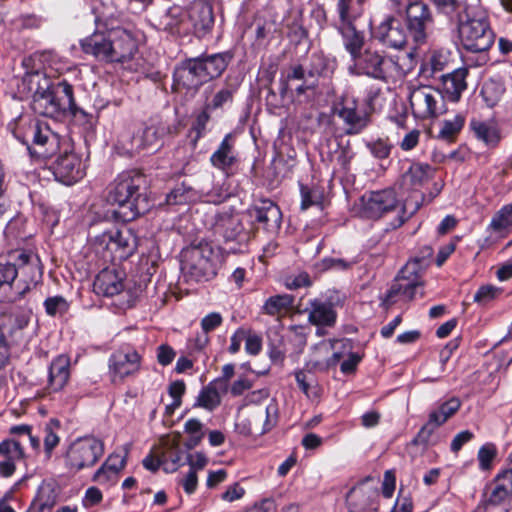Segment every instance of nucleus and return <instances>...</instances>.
<instances>
[{
  "mask_svg": "<svg viewBox=\"0 0 512 512\" xmlns=\"http://www.w3.org/2000/svg\"><path fill=\"white\" fill-rule=\"evenodd\" d=\"M223 318L220 313L212 312L201 320V328L204 333H209L222 324Z\"/></svg>",
  "mask_w": 512,
  "mask_h": 512,
  "instance_id": "60",
  "label": "nucleus"
},
{
  "mask_svg": "<svg viewBox=\"0 0 512 512\" xmlns=\"http://www.w3.org/2000/svg\"><path fill=\"white\" fill-rule=\"evenodd\" d=\"M354 153L347 143L346 145L336 142L334 147L330 148L328 161L333 165L334 171H347Z\"/></svg>",
  "mask_w": 512,
  "mask_h": 512,
  "instance_id": "35",
  "label": "nucleus"
},
{
  "mask_svg": "<svg viewBox=\"0 0 512 512\" xmlns=\"http://www.w3.org/2000/svg\"><path fill=\"white\" fill-rule=\"evenodd\" d=\"M301 209L306 210L311 206L320 205L323 200V194L316 187L300 186Z\"/></svg>",
  "mask_w": 512,
  "mask_h": 512,
  "instance_id": "48",
  "label": "nucleus"
},
{
  "mask_svg": "<svg viewBox=\"0 0 512 512\" xmlns=\"http://www.w3.org/2000/svg\"><path fill=\"white\" fill-rule=\"evenodd\" d=\"M401 170L399 185L405 191H412V195L406 198L402 204L398 226L402 225L418 211L423 200V195L419 188L433 177L434 172L429 164L410 160L402 162Z\"/></svg>",
  "mask_w": 512,
  "mask_h": 512,
  "instance_id": "3",
  "label": "nucleus"
},
{
  "mask_svg": "<svg viewBox=\"0 0 512 512\" xmlns=\"http://www.w3.org/2000/svg\"><path fill=\"white\" fill-rule=\"evenodd\" d=\"M189 18L196 33L204 36L214 25L212 3L209 0H194L190 7Z\"/></svg>",
  "mask_w": 512,
  "mask_h": 512,
  "instance_id": "20",
  "label": "nucleus"
},
{
  "mask_svg": "<svg viewBox=\"0 0 512 512\" xmlns=\"http://www.w3.org/2000/svg\"><path fill=\"white\" fill-rule=\"evenodd\" d=\"M214 234L221 237L225 243H236L241 245L248 240V233L245 231L241 218L238 214L228 212L220 213L214 223Z\"/></svg>",
  "mask_w": 512,
  "mask_h": 512,
  "instance_id": "17",
  "label": "nucleus"
},
{
  "mask_svg": "<svg viewBox=\"0 0 512 512\" xmlns=\"http://www.w3.org/2000/svg\"><path fill=\"white\" fill-rule=\"evenodd\" d=\"M294 304V297L290 294L275 295L269 297L263 307V313L276 316L287 313Z\"/></svg>",
  "mask_w": 512,
  "mask_h": 512,
  "instance_id": "38",
  "label": "nucleus"
},
{
  "mask_svg": "<svg viewBox=\"0 0 512 512\" xmlns=\"http://www.w3.org/2000/svg\"><path fill=\"white\" fill-rule=\"evenodd\" d=\"M512 496V490L495 478L489 501L499 504Z\"/></svg>",
  "mask_w": 512,
  "mask_h": 512,
  "instance_id": "56",
  "label": "nucleus"
},
{
  "mask_svg": "<svg viewBox=\"0 0 512 512\" xmlns=\"http://www.w3.org/2000/svg\"><path fill=\"white\" fill-rule=\"evenodd\" d=\"M366 0H337V24L356 23L363 15Z\"/></svg>",
  "mask_w": 512,
  "mask_h": 512,
  "instance_id": "33",
  "label": "nucleus"
},
{
  "mask_svg": "<svg viewBox=\"0 0 512 512\" xmlns=\"http://www.w3.org/2000/svg\"><path fill=\"white\" fill-rule=\"evenodd\" d=\"M433 24V14L427 4L415 1L405 7L406 29L415 43H426Z\"/></svg>",
  "mask_w": 512,
  "mask_h": 512,
  "instance_id": "11",
  "label": "nucleus"
},
{
  "mask_svg": "<svg viewBox=\"0 0 512 512\" xmlns=\"http://www.w3.org/2000/svg\"><path fill=\"white\" fill-rule=\"evenodd\" d=\"M181 270L196 282L207 281L216 275L215 255L208 244L186 248L181 254Z\"/></svg>",
  "mask_w": 512,
  "mask_h": 512,
  "instance_id": "5",
  "label": "nucleus"
},
{
  "mask_svg": "<svg viewBox=\"0 0 512 512\" xmlns=\"http://www.w3.org/2000/svg\"><path fill=\"white\" fill-rule=\"evenodd\" d=\"M181 23L182 18L180 11L178 9H170L163 16H161L159 26L161 29L171 34H176L180 33Z\"/></svg>",
  "mask_w": 512,
  "mask_h": 512,
  "instance_id": "46",
  "label": "nucleus"
},
{
  "mask_svg": "<svg viewBox=\"0 0 512 512\" xmlns=\"http://www.w3.org/2000/svg\"><path fill=\"white\" fill-rule=\"evenodd\" d=\"M59 88L61 92L34 94V113L46 117H57L69 111L75 115L76 103L72 85L63 81Z\"/></svg>",
  "mask_w": 512,
  "mask_h": 512,
  "instance_id": "10",
  "label": "nucleus"
},
{
  "mask_svg": "<svg viewBox=\"0 0 512 512\" xmlns=\"http://www.w3.org/2000/svg\"><path fill=\"white\" fill-rule=\"evenodd\" d=\"M467 68H458L451 73L442 75V95L451 102H458L467 89Z\"/></svg>",
  "mask_w": 512,
  "mask_h": 512,
  "instance_id": "23",
  "label": "nucleus"
},
{
  "mask_svg": "<svg viewBox=\"0 0 512 512\" xmlns=\"http://www.w3.org/2000/svg\"><path fill=\"white\" fill-rule=\"evenodd\" d=\"M245 350L250 355H257L262 348V339L257 334H251L246 331Z\"/></svg>",
  "mask_w": 512,
  "mask_h": 512,
  "instance_id": "62",
  "label": "nucleus"
},
{
  "mask_svg": "<svg viewBox=\"0 0 512 512\" xmlns=\"http://www.w3.org/2000/svg\"><path fill=\"white\" fill-rule=\"evenodd\" d=\"M159 454L161 456L162 466L165 472H174L178 469L179 463L182 460V451L179 448L178 441H166Z\"/></svg>",
  "mask_w": 512,
  "mask_h": 512,
  "instance_id": "37",
  "label": "nucleus"
},
{
  "mask_svg": "<svg viewBox=\"0 0 512 512\" xmlns=\"http://www.w3.org/2000/svg\"><path fill=\"white\" fill-rule=\"evenodd\" d=\"M104 454V443L95 437L75 440L68 448L65 463L69 470L78 472L94 466Z\"/></svg>",
  "mask_w": 512,
  "mask_h": 512,
  "instance_id": "9",
  "label": "nucleus"
},
{
  "mask_svg": "<svg viewBox=\"0 0 512 512\" xmlns=\"http://www.w3.org/2000/svg\"><path fill=\"white\" fill-rule=\"evenodd\" d=\"M211 164L220 170L226 171L237 162L235 150V136L232 133L225 135L218 148L210 157Z\"/></svg>",
  "mask_w": 512,
  "mask_h": 512,
  "instance_id": "24",
  "label": "nucleus"
},
{
  "mask_svg": "<svg viewBox=\"0 0 512 512\" xmlns=\"http://www.w3.org/2000/svg\"><path fill=\"white\" fill-rule=\"evenodd\" d=\"M497 455V448L493 443H486L478 450L477 459L481 470H489Z\"/></svg>",
  "mask_w": 512,
  "mask_h": 512,
  "instance_id": "50",
  "label": "nucleus"
},
{
  "mask_svg": "<svg viewBox=\"0 0 512 512\" xmlns=\"http://www.w3.org/2000/svg\"><path fill=\"white\" fill-rule=\"evenodd\" d=\"M356 74L370 78L387 81L399 72V65L392 57L366 49L353 58Z\"/></svg>",
  "mask_w": 512,
  "mask_h": 512,
  "instance_id": "7",
  "label": "nucleus"
},
{
  "mask_svg": "<svg viewBox=\"0 0 512 512\" xmlns=\"http://www.w3.org/2000/svg\"><path fill=\"white\" fill-rule=\"evenodd\" d=\"M161 146V139L159 128L156 126H149L139 129L132 135L129 140L127 149L130 152H142L148 153L156 151Z\"/></svg>",
  "mask_w": 512,
  "mask_h": 512,
  "instance_id": "22",
  "label": "nucleus"
},
{
  "mask_svg": "<svg viewBox=\"0 0 512 512\" xmlns=\"http://www.w3.org/2000/svg\"><path fill=\"white\" fill-rule=\"evenodd\" d=\"M512 225V203L502 207L492 218L490 227L500 232Z\"/></svg>",
  "mask_w": 512,
  "mask_h": 512,
  "instance_id": "47",
  "label": "nucleus"
},
{
  "mask_svg": "<svg viewBox=\"0 0 512 512\" xmlns=\"http://www.w3.org/2000/svg\"><path fill=\"white\" fill-rule=\"evenodd\" d=\"M137 50V38L132 30L117 27L109 31V62L129 61Z\"/></svg>",
  "mask_w": 512,
  "mask_h": 512,
  "instance_id": "12",
  "label": "nucleus"
},
{
  "mask_svg": "<svg viewBox=\"0 0 512 512\" xmlns=\"http://www.w3.org/2000/svg\"><path fill=\"white\" fill-rule=\"evenodd\" d=\"M210 112L212 111L204 106L203 111L197 116L193 125V129L196 131V140L200 139L205 134L207 123L210 120Z\"/></svg>",
  "mask_w": 512,
  "mask_h": 512,
  "instance_id": "59",
  "label": "nucleus"
},
{
  "mask_svg": "<svg viewBox=\"0 0 512 512\" xmlns=\"http://www.w3.org/2000/svg\"><path fill=\"white\" fill-rule=\"evenodd\" d=\"M81 47L86 54L109 62V33L95 32L81 41Z\"/></svg>",
  "mask_w": 512,
  "mask_h": 512,
  "instance_id": "27",
  "label": "nucleus"
},
{
  "mask_svg": "<svg viewBox=\"0 0 512 512\" xmlns=\"http://www.w3.org/2000/svg\"><path fill=\"white\" fill-rule=\"evenodd\" d=\"M334 69V62H331L324 55L320 53H313L310 57V63L307 67V75L309 78H316L319 76H327L332 73Z\"/></svg>",
  "mask_w": 512,
  "mask_h": 512,
  "instance_id": "40",
  "label": "nucleus"
},
{
  "mask_svg": "<svg viewBox=\"0 0 512 512\" xmlns=\"http://www.w3.org/2000/svg\"><path fill=\"white\" fill-rule=\"evenodd\" d=\"M278 406L275 401H271L265 408L264 431L271 430L277 423Z\"/></svg>",
  "mask_w": 512,
  "mask_h": 512,
  "instance_id": "63",
  "label": "nucleus"
},
{
  "mask_svg": "<svg viewBox=\"0 0 512 512\" xmlns=\"http://www.w3.org/2000/svg\"><path fill=\"white\" fill-rule=\"evenodd\" d=\"M44 306L47 314L54 316L56 314H64L68 311L69 304L61 296H55L46 299Z\"/></svg>",
  "mask_w": 512,
  "mask_h": 512,
  "instance_id": "55",
  "label": "nucleus"
},
{
  "mask_svg": "<svg viewBox=\"0 0 512 512\" xmlns=\"http://www.w3.org/2000/svg\"><path fill=\"white\" fill-rule=\"evenodd\" d=\"M140 366L141 356L132 348L117 350L109 358V370L114 383L136 374Z\"/></svg>",
  "mask_w": 512,
  "mask_h": 512,
  "instance_id": "15",
  "label": "nucleus"
},
{
  "mask_svg": "<svg viewBox=\"0 0 512 512\" xmlns=\"http://www.w3.org/2000/svg\"><path fill=\"white\" fill-rule=\"evenodd\" d=\"M398 199L393 189L370 191L361 197L362 213L372 219H378L398 207Z\"/></svg>",
  "mask_w": 512,
  "mask_h": 512,
  "instance_id": "13",
  "label": "nucleus"
},
{
  "mask_svg": "<svg viewBox=\"0 0 512 512\" xmlns=\"http://www.w3.org/2000/svg\"><path fill=\"white\" fill-rule=\"evenodd\" d=\"M369 149L376 158L385 159L390 155L392 146L383 140H377L369 145Z\"/></svg>",
  "mask_w": 512,
  "mask_h": 512,
  "instance_id": "64",
  "label": "nucleus"
},
{
  "mask_svg": "<svg viewBox=\"0 0 512 512\" xmlns=\"http://www.w3.org/2000/svg\"><path fill=\"white\" fill-rule=\"evenodd\" d=\"M0 455L8 460H20L24 453L19 442L15 440H5L0 443Z\"/></svg>",
  "mask_w": 512,
  "mask_h": 512,
  "instance_id": "52",
  "label": "nucleus"
},
{
  "mask_svg": "<svg viewBox=\"0 0 512 512\" xmlns=\"http://www.w3.org/2000/svg\"><path fill=\"white\" fill-rule=\"evenodd\" d=\"M57 499V491L55 487V483L53 482H43L37 491V497L34 502L38 503V511L37 512H45V510H50L56 503ZM36 503H34L35 505Z\"/></svg>",
  "mask_w": 512,
  "mask_h": 512,
  "instance_id": "39",
  "label": "nucleus"
},
{
  "mask_svg": "<svg viewBox=\"0 0 512 512\" xmlns=\"http://www.w3.org/2000/svg\"><path fill=\"white\" fill-rule=\"evenodd\" d=\"M465 118L461 114H457L453 119L444 120L439 130L438 137L446 141H453L462 130Z\"/></svg>",
  "mask_w": 512,
  "mask_h": 512,
  "instance_id": "45",
  "label": "nucleus"
},
{
  "mask_svg": "<svg viewBox=\"0 0 512 512\" xmlns=\"http://www.w3.org/2000/svg\"><path fill=\"white\" fill-rule=\"evenodd\" d=\"M220 404V395L213 387L203 388L197 398L196 405L207 410H213Z\"/></svg>",
  "mask_w": 512,
  "mask_h": 512,
  "instance_id": "49",
  "label": "nucleus"
},
{
  "mask_svg": "<svg viewBox=\"0 0 512 512\" xmlns=\"http://www.w3.org/2000/svg\"><path fill=\"white\" fill-rule=\"evenodd\" d=\"M176 356L175 350L168 344H161L156 349L157 361L162 366L171 364Z\"/></svg>",
  "mask_w": 512,
  "mask_h": 512,
  "instance_id": "57",
  "label": "nucleus"
},
{
  "mask_svg": "<svg viewBox=\"0 0 512 512\" xmlns=\"http://www.w3.org/2000/svg\"><path fill=\"white\" fill-rule=\"evenodd\" d=\"M338 116L348 125L347 134H358L369 123L368 115L364 112H359L355 102L343 105L338 111Z\"/></svg>",
  "mask_w": 512,
  "mask_h": 512,
  "instance_id": "29",
  "label": "nucleus"
},
{
  "mask_svg": "<svg viewBox=\"0 0 512 512\" xmlns=\"http://www.w3.org/2000/svg\"><path fill=\"white\" fill-rule=\"evenodd\" d=\"M200 70L203 73L206 81L218 78L226 70L227 66L233 59V53L225 51L210 55H201L195 57Z\"/></svg>",
  "mask_w": 512,
  "mask_h": 512,
  "instance_id": "21",
  "label": "nucleus"
},
{
  "mask_svg": "<svg viewBox=\"0 0 512 512\" xmlns=\"http://www.w3.org/2000/svg\"><path fill=\"white\" fill-rule=\"evenodd\" d=\"M206 82L195 58L182 61L173 73V88L176 91L185 90L187 93L195 95Z\"/></svg>",
  "mask_w": 512,
  "mask_h": 512,
  "instance_id": "14",
  "label": "nucleus"
},
{
  "mask_svg": "<svg viewBox=\"0 0 512 512\" xmlns=\"http://www.w3.org/2000/svg\"><path fill=\"white\" fill-rule=\"evenodd\" d=\"M60 428V422L56 418H51L45 423L43 432V444L46 459H50L53 449L59 444L60 438L58 436V430Z\"/></svg>",
  "mask_w": 512,
  "mask_h": 512,
  "instance_id": "41",
  "label": "nucleus"
},
{
  "mask_svg": "<svg viewBox=\"0 0 512 512\" xmlns=\"http://www.w3.org/2000/svg\"><path fill=\"white\" fill-rule=\"evenodd\" d=\"M70 361L65 355L58 356L49 367V383L54 391L62 389L70 376Z\"/></svg>",
  "mask_w": 512,
  "mask_h": 512,
  "instance_id": "34",
  "label": "nucleus"
},
{
  "mask_svg": "<svg viewBox=\"0 0 512 512\" xmlns=\"http://www.w3.org/2000/svg\"><path fill=\"white\" fill-rule=\"evenodd\" d=\"M408 99L413 116L420 120L436 118L447 111L441 91L431 86L410 89Z\"/></svg>",
  "mask_w": 512,
  "mask_h": 512,
  "instance_id": "8",
  "label": "nucleus"
},
{
  "mask_svg": "<svg viewBox=\"0 0 512 512\" xmlns=\"http://www.w3.org/2000/svg\"><path fill=\"white\" fill-rule=\"evenodd\" d=\"M125 464V456H122L118 453H112L101 465L99 474L103 473L105 469H108L112 474L118 475V473L125 467Z\"/></svg>",
  "mask_w": 512,
  "mask_h": 512,
  "instance_id": "54",
  "label": "nucleus"
},
{
  "mask_svg": "<svg viewBox=\"0 0 512 512\" xmlns=\"http://www.w3.org/2000/svg\"><path fill=\"white\" fill-rule=\"evenodd\" d=\"M17 275L18 271L15 263L0 260V289L11 287Z\"/></svg>",
  "mask_w": 512,
  "mask_h": 512,
  "instance_id": "53",
  "label": "nucleus"
},
{
  "mask_svg": "<svg viewBox=\"0 0 512 512\" xmlns=\"http://www.w3.org/2000/svg\"><path fill=\"white\" fill-rule=\"evenodd\" d=\"M334 298L327 300L314 298L309 300L308 321L318 327H332L336 323L337 313L334 309Z\"/></svg>",
  "mask_w": 512,
  "mask_h": 512,
  "instance_id": "18",
  "label": "nucleus"
},
{
  "mask_svg": "<svg viewBox=\"0 0 512 512\" xmlns=\"http://www.w3.org/2000/svg\"><path fill=\"white\" fill-rule=\"evenodd\" d=\"M34 82L37 84V88L34 90V94H45L52 92H61V88L59 85L63 81H59L57 83L51 77V74L48 72L46 68L42 71L34 70Z\"/></svg>",
  "mask_w": 512,
  "mask_h": 512,
  "instance_id": "43",
  "label": "nucleus"
},
{
  "mask_svg": "<svg viewBox=\"0 0 512 512\" xmlns=\"http://www.w3.org/2000/svg\"><path fill=\"white\" fill-rule=\"evenodd\" d=\"M460 406L461 402L458 398H451L442 403L437 410L429 414L427 423L420 429L413 442L423 445L428 444L435 429L443 425L453 416L459 410Z\"/></svg>",
  "mask_w": 512,
  "mask_h": 512,
  "instance_id": "16",
  "label": "nucleus"
},
{
  "mask_svg": "<svg viewBox=\"0 0 512 512\" xmlns=\"http://www.w3.org/2000/svg\"><path fill=\"white\" fill-rule=\"evenodd\" d=\"M470 128L475 137L488 147H496L501 139L500 130L494 122L472 119Z\"/></svg>",
  "mask_w": 512,
  "mask_h": 512,
  "instance_id": "31",
  "label": "nucleus"
},
{
  "mask_svg": "<svg viewBox=\"0 0 512 512\" xmlns=\"http://www.w3.org/2000/svg\"><path fill=\"white\" fill-rule=\"evenodd\" d=\"M96 242L112 253H120L119 257L129 254V237L118 229L104 231L96 236Z\"/></svg>",
  "mask_w": 512,
  "mask_h": 512,
  "instance_id": "28",
  "label": "nucleus"
},
{
  "mask_svg": "<svg viewBox=\"0 0 512 512\" xmlns=\"http://www.w3.org/2000/svg\"><path fill=\"white\" fill-rule=\"evenodd\" d=\"M335 27L341 35L343 45L352 59L362 52L365 44V34L357 29L356 23L336 24Z\"/></svg>",
  "mask_w": 512,
  "mask_h": 512,
  "instance_id": "26",
  "label": "nucleus"
},
{
  "mask_svg": "<svg viewBox=\"0 0 512 512\" xmlns=\"http://www.w3.org/2000/svg\"><path fill=\"white\" fill-rule=\"evenodd\" d=\"M123 288L122 279L111 270L101 271L94 281V290L103 296L112 297L119 294Z\"/></svg>",
  "mask_w": 512,
  "mask_h": 512,
  "instance_id": "30",
  "label": "nucleus"
},
{
  "mask_svg": "<svg viewBox=\"0 0 512 512\" xmlns=\"http://www.w3.org/2000/svg\"><path fill=\"white\" fill-rule=\"evenodd\" d=\"M147 179L139 170H128L120 173L110 184L108 201L121 209L125 221H132L150 210Z\"/></svg>",
  "mask_w": 512,
  "mask_h": 512,
  "instance_id": "2",
  "label": "nucleus"
},
{
  "mask_svg": "<svg viewBox=\"0 0 512 512\" xmlns=\"http://www.w3.org/2000/svg\"><path fill=\"white\" fill-rule=\"evenodd\" d=\"M451 61V52L447 49L432 50L423 63L421 74L424 77H434L437 73L443 71Z\"/></svg>",
  "mask_w": 512,
  "mask_h": 512,
  "instance_id": "32",
  "label": "nucleus"
},
{
  "mask_svg": "<svg viewBox=\"0 0 512 512\" xmlns=\"http://www.w3.org/2000/svg\"><path fill=\"white\" fill-rule=\"evenodd\" d=\"M457 22L459 39L465 50L481 53L492 47L495 34L484 12L468 10Z\"/></svg>",
  "mask_w": 512,
  "mask_h": 512,
  "instance_id": "4",
  "label": "nucleus"
},
{
  "mask_svg": "<svg viewBox=\"0 0 512 512\" xmlns=\"http://www.w3.org/2000/svg\"><path fill=\"white\" fill-rule=\"evenodd\" d=\"M437 8L451 19L458 20L468 10L465 0H432Z\"/></svg>",
  "mask_w": 512,
  "mask_h": 512,
  "instance_id": "42",
  "label": "nucleus"
},
{
  "mask_svg": "<svg viewBox=\"0 0 512 512\" xmlns=\"http://www.w3.org/2000/svg\"><path fill=\"white\" fill-rule=\"evenodd\" d=\"M502 289L493 285L481 286L475 293L473 300L479 305L485 306L499 297Z\"/></svg>",
  "mask_w": 512,
  "mask_h": 512,
  "instance_id": "51",
  "label": "nucleus"
},
{
  "mask_svg": "<svg viewBox=\"0 0 512 512\" xmlns=\"http://www.w3.org/2000/svg\"><path fill=\"white\" fill-rule=\"evenodd\" d=\"M254 219L268 231H276L281 226L282 213L280 208L270 200H264L251 211Z\"/></svg>",
  "mask_w": 512,
  "mask_h": 512,
  "instance_id": "25",
  "label": "nucleus"
},
{
  "mask_svg": "<svg viewBox=\"0 0 512 512\" xmlns=\"http://www.w3.org/2000/svg\"><path fill=\"white\" fill-rule=\"evenodd\" d=\"M427 265L428 261L425 256L422 258L415 257L408 261L387 291L385 301L388 304H393L397 296H402L405 300H412L417 290L422 286L420 272Z\"/></svg>",
  "mask_w": 512,
  "mask_h": 512,
  "instance_id": "6",
  "label": "nucleus"
},
{
  "mask_svg": "<svg viewBox=\"0 0 512 512\" xmlns=\"http://www.w3.org/2000/svg\"><path fill=\"white\" fill-rule=\"evenodd\" d=\"M59 149V138L47 126L44 128L37 124L34 133V176L38 180L54 179L65 185H72L81 180L85 175V167L80 157L73 152L61 155L56 165L52 168L49 160Z\"/></svg>",
  "mask_w": 512,
  "mask_h": 512,
  "instance_id": "1",
  "label": "nucleus"
},
{
  "mask_svg": "<svg viewBox=\"0 0 512 512\" xmlns=\"http://www.w3.org/2000/svg\"><path fill=\"white\" fill-rule=\"evenodd\" d=\"M39 210H40V213L42 214L43 222L48 227L53 228L57 225V223L59 221V216L53 208L46 205L45 203H39Z\"/></svg>",
  "mask_w": 512,
  "mask_h": 512,
  "instance_id": "61",
  "label": "nucleus"
},
{
  "mask_svg": "<svg viewBox=\"0 0 512 512\" xmlns=\"http://www.w3.org/2000/svg\"><path fill=\"white\" fill-rule=\"evenodd\" d=\"M225 83V86L214 94L211 101L205 104L208 110L215 111L223 109L226 105L232 104L239 82L237 79L230 82L228 77Z\"/></svg>",
  "mask_w": 512,
  "mask_h": 512,
  "instance_id": "36",
  "label": "nucleus"
},
{
  "mask_svg": "<svg viewBox=\"0 0 512 512\" xmlns=\"http://www.w3.org/2000/svg\"><path fill=\"white\" fill-rule=\"evenodd\" d=\"M185 389L186 386L182 380H177L169 385L168 392L169 395L173 398V403L171 404L173 409L180 407L181 397L185 393Z\"/></svg>",
  "mask_w": 512,
  "mask_h": 512,
  "instance_id": "58",
  "label": "nucleus"
},
{
  "mask_svg": "<svg viewBox=\"0 0 512 512\" xmlns=\"http://www.w3.org/2000/svg\"><path fill=\"white\" fill-rule=\"evenodd\" d=\"M504 93V87L500 81L489 79L481 89L483 100L489 107H494L501 99Z\"/></svg>",
  "mask_w": 512,
  "mask_h": 512,
  "instance_id": "44",
  "label": "nucleus"
},
{
  "mask_svg": "<svg viewBox=\"0 0 512 512\" xmlns=\"http://www.w3.org/2000/svg\"><path fill=\"white\" fill-rule=\"evenodd\" d=\"M375 38L383 45L400 49L406 44V32L393 16H387L375 30Z\"/></svg>",
  "mask_w": 512,
  "mask_h": 512,
  "instance_id": "19",
  "label": "nucleus"
}]
</instances>
